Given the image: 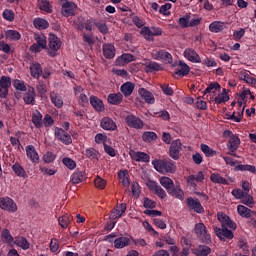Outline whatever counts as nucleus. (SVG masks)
I'll list each match as a JSON object with an SVG mask.
<instances>
[{
	"mask_svg": "<svg viewBox=\"0 0 256 256\" xmlns=\"http://www.w3.org/2000/svg\"><path fill=\"white\" fill-rule=\"evenodd\" d=\"M152 165L158 173H175V162L169 160H153Z\"/></svg>",
	"mask_w": 256,
	"mask_h": 256,
	"instance_id": "f257e3e1",
	"label": "nucleus"
},
{
	"mask_svg": "<svg viewBox=\"0 0 256 256\" xmlns=\"http://www.w3.org/2000/svg\"><path fill=\"white\" fill-rule=\"evenodd\" d=\"M36 43L30 46L31 53H41L43 49H47V37L44 34H35Z\"/></svg>",
	"mask_w": 256,
	"mask_h": 256,
	"instance_id": "f03ea898",
	"label": "nucleus"
},
{
	"mask_svg": "<svg viewBox=\"0 0 256 256\" xmlns=\"http://www.w3.org/2000/svg\"><path fill=\"white\" fill-rule=\"evenodd\" d=\"M194 233L203 243L211 241V234H209V230H207V226L204 223H197L194 227Z\"/></svg>",
	"mask_w": 256,
	"mask_h": 256,
	"instance_id": "7ed1b4c3",
	"label": "nucleus"
},
{
	"mask_svg": "<svg viewBox=\"0 0 256 256\" xmlns=\"http://www.w3.org/2000/svg\"><path fill=\"white\" fill-rule=\"evenodd\" d=\"M151 57L156 61H163V63H173V56L165 50L154 49L151 52Z\"/></svg>",
	"mask_w": 256,
	"mask_h": 256,
	"instance_id": "20e7f679",
	"label": "nucleus"
},
{
	"mask_svg": "<svg viewBox=\"0 0 256 256\" xmlns=\"http://www.w3.org/2000/svg\"><path fill=\"white\" fill-rule=\"evenodd\" d=\"M125 123L132 129H143V127H145L143 120L133 114H129L125 117Z\"/></svg>",
	"mask_w": 256,
	"mask_h": 256,
	"instance_id": "39448f33",
	"label": "nucleus"
},
{
	"mask_svg": "<svg viewBox=\"0 0 256 256\" xmlns=\"http://www.w3.org/2000/svg\"><path fill=\"white\" fill-rule=\"evenodd\" d=\"M0 208H2L3 211L15 213L17 211V204L9 197H2L0 198Z\"/></svg>",
	"mask_w": 256,
	"mask_h": 256,
	"instance_id": "423d86ee",
	"label": "nucleus"
},
{
	"mask_svg": "<svg viewBox=\"0 0 256 256\" xmlns=\"http://www.w3.org/2000/svg\"><path fill=\"white\" fill-rule=\"evenodd\" d=\"M217 217H218V221L222 225V229H232L233 231L237 229V224L233 222L231 218H229V216H227L226 214L219 212L217 214Z\"/></svg>",
	"mask_w": 256,
	"mask_h": 256,
	"instance_id": "0eeeda50",
	"label": "nucleus"
},
{
	"mask_svg": "<svg viewBox=\"0 0 256 256\" xmlns=\"http://www.w3.org/2000/svg\"><path fill=\"white\" fill-rule=\"evenodd\" d=\"M146 185L148 189L152 193L160 197V199H165V197H167V193L165 192V190H163V188H161V186L157 182L148 180Z\"/></svg>",
	"mask_w": 256,
	"mask_h": 256,
	"instance_id": "6e6552de",
	"label": "nucleus"
},
{
	"mask_svg": "<svg viewBox=\"0 0 256 256\" xmlns=\"http://www.w3.org/2000/svg\"><path fill=\"white\" fill-rule=\"evenodd\" d=\"M129 155L133 161L138 163H149L151 161V156L145 152L130 150Z\"/></svg>",
	"mask_w": 256,
	"mask_h": 256,
	"instance_id": "1a4fd4ad",
	"label": "nucleus"
},
{
	"mask_svg": "<svg viewBox=\"0 0 256 256\" xmlns=\"http://www.w3.org/2000/svg\"><path fill=\"white\" fill-rule=\"evenodd\" d=\"M9 87H11V78L7 76H2L0 78V97L5 99L9 94Z\"/></svg>",
	"mask_w": 256,
	"mask_h": 256,
	"instance_id": "9d476101",
	"label": "nucleus"
},
{
	"mask_svg": "<svg viewBox=\"0 0 256 256\" xmlns=\"http://www.w3.org/2000/svg\"><path fill=\"white\" fill-rule=\"evenodd\" d=\"M54 134H55V137L57 138V140L61 141L65 145H71V143H73L71 136L68 135V133L61 128H55Z\"/></svg>",
	"mask_w": 256,
	"mask_h": 256,
	"instance_id": "9b49d317",
	"label": "nucleus"
},
{
	"mask_svg": "<svg viewBox=\"0 0 256 256\" xmlns=\"http://www.w3.org/2000/svg\"><path fill=\"white\" fill-rule=\"evenodd\" d=\"M125 211H127V205L124 203L118 204L114 209L111 210L109 218L111 221H115V219H121V216L125 215Z\"/></svg>",
	"mask_w": 256,
	"mask_h": 256,
	"instance_id": "f8f14e48",
	"label": "nucleus"
},
{
	"mask_svg": "<svg viewBox=\"0 0 256 256\" xmlns=\"http://www.w3.org/2000/svg\"><path fill=\"white\" fill-rule=\"evenodd\" d=\"M183 55L190 63H201V56H199V53L193 48H186Z\"/></svg>",
	"mask_w": 256,
	"mask_h": 256,
	"instance_id": "ddd939ff",
	"label": "nucleus"
},
{
	"mask_svg": "<svg viewBox=\"0 0 256 256\" xmlns=\"http://www.w3.org/2000/svg\"><path fill=\"white\" fill-rule=\"evenodd\" d=\"M182 144L181 140H174L170 145V157L177 161L179 159V153H181Z\"/></svg>",
	"mask_w": 256,
	"mask_h": 256,
	"instance_id": "4468645a",
	"label": "nucleus"
},
{
	"mask_svg": "<svg viewBox=\"0 0 256 256\" xmlns=\"http://www.w3.org/2000/svg\"><path fill=\"white\" fill-rule=\"evenodd\" d=\"M48 45L50 49L49 53L53 57L55 55L54 51H59L61 49V40L57 36L51 34Z\"/></svg>",
	"mask_w": 256,
	"mask_h": 256,
	"instance_id": "2eb2a0df",
	"label": "nucleus"
},
{
	"mask_svg": "<svg viewBox=\"0 0 256 256\" xmlns=\"http://www.w3.org/2000/svg\"><path fill=\"white\" fill-rule=\"evenodd\" d=\"M77 11V5L73 2H65L62 5V15L63 17H71L72 15H75V12Z\"/></svg>",
	"mask_w": 256,
	"mask_h": 256,
	"instance_id": "dca6fc26",
	"label": "nucleus"
},
{
	"mask_svg": "<svg viewBox=\"0 0 256 256\" xmlns=\"http://www.w3.org/2000/svg\"><path fill=\"white\" fill-rule=\"evenodd\" d=\"M238 78L240 81H244L248 85H251V87H256V78L251 76L247 70H241L238 72Z\"/></svg>",
	"mask_w": 256,
	"mask_h": 256,
	"instance_id": "f3484780",
	"label": "nucleus"
},
{
	"mask_svg": "<svg viewBox=\"0 0 256 256\" xmlns=\"http://www.w3.org/2000/svg\"><path fill=\"white\" fill-rule=\"evenodd\" d=\"M135 59L137 58L134 55L130 53H124L116 59L115 65H117L118 67H123L128 63L135 61Z\"/></svg>",
	"mask_w": 256,
	"mask_h": 256,
	"instance_id": "a211bd4d",
	"label": "nucleus"
},
{
	"mask_svg": "<svg viewBox=\"0 0 256 256\" xmlns=\"http://www.w3.org/2000/svg\"><path fill=\"white\" fill-rule=\"evenodd\" d=\"M205 181V174L203 171H199L196 175H190L187 177L188 185L191 187H197L198 183H203Z\"/></svg>",
	"mask_w": 256,
	"mask_h": 256,
	"instance_id": "6ab92c4d",
	"label": "nucleus"
},
{
	"mask_svg": "<svg viewBox=\"0 0 256 256\" xmlns=\"http://www.w3.org/2000/svg\"><path fill=\"white\" fill-rule=\"evenodd\" d=\"M100 127H102L104 131H117V123L109 117L102 118Z\"/></svg>",
	"mask_w": 256,
	"mask_h": 256,
	"instance_id": "aec40b11",
	"label": "nucleus"
},
{
	"mask_svg": "<svg viewBox=\"0 0 256 256\" xmlns=\"http://www.w3.org/2000/svg\"><path fill=\"white\" fill-rule=\"evenodd\" d=\"M25 150H26V156L31 161V163H34L35 165H37V163H39V153H37L35 146L28 145L26 146Z\"/></svg>",
	"mask_w": 256,
	"mask_h": 256,
	"instance_id": "412c9836",
	"label": "nucleus"
},
{
	"mask_svg": "<svg viewBox=\"0 0 256 256\" xmlns=\"http://www.w3.org/2000/svg\"><path fill=\"white\" fill-rule=\"evenodd\" d=\"M187 205L190 209H192V211H195V213L205 212V209L203 208V205H201V202H199V199L188 198Z\"/></svg>",
	"mask_w": 256,
	"mask_h": 256,
	"instance_id": "4be33fe9",
	"label": "nucleus"
},
{
	"mask_svg": "<svg viewBox=\"0 0 256 256\" xmlns=\"http://www.w3.org/2000/svg\"><path fill=\"white\" fill-rule=\"evenodd\" d=\"M142 65L145 67V71L147 73H151L153 71H163V66L161 64L151 60H145Z\"/></svg>",
	"mask_w": 256,
	"mask_h": 256,
	"instance_id": "5701e85b",
	"label": "nucleus"
},
{
	"mask_svg": "<svg viewBox=\"0 0 256 256\" xmlns=\"http://www.w3.org/2000/svg\"><path fill=\"white\" fill-rule=\"evenodd\" d=\"M214 232L221 241H225V239H233L234 237L233 232L228 228H215Z\"/></svg>",
	"mask_w": 256,
	"mask_h": 256,
	"instance_id": "b1692460",
	"label": "nucleus"
},
{
	"mask_svg": "<svg viewBox=\"0 0 256 256\" xmlns=\"http://www.w3.org/2000/svg\"><path fill=\"white\" fill-rule=\"evenodd\" d=\"M190 71H191V67H189V65H187V63L180 61L178 70L174 73V77L175 78L185 77V76L189 75Z\"/></svg>",
	"mask_w": 256,
	"mask_h": 256,
	"instance_id": "393cba45",
	"label": "nucleus"
},
{
	"mask_svg": "<svg viewBox=\"0 0 256 256\" xmlns=\"http://www.w3.org/2000/svg\"><path fill=\"white\" fill-rule=\"evenodd\" d=\"M214 103L216 105H221V103H227L229 101V90L223 88L222 92H220L218 95L212 97Z\"/></svg>",
	"mask_w": 256,
	"mask_h": 256,
	"instance_id": "a878e982",
	"label": "nucleus"
},
{
	"mask_svg": "<svg viewBox=\"0 0 256 256\" xmlns=\"http://www.w3.org/2000/svg\"><path fill=\"white\" fill-rule=\"evenodd\" d=\"M35 88L29 86L27 92L24 94L23 99L26 105H33L35 103Z\"/></svg>",
	"mask_w": 256,
	"mask_h": 256,
	"instance_id": "bb28decb",
	"label": "nucleus"
},
{
	"mask_svg": "<svg viewBox=\"0 0 256 256\" xmlns=\"http://www.w3.org/2000/svg\"><path fill=\"white\" fill-rule=\"evenodd\" d=\"M138 93L140 97H142V99H144V101H146L149 105H153V103H155V97L151 92L145 90V88H140Z\"/></svg>",
	"mask_w": 256,
	"mask_h": 256,
	"instance_id": "cd10ccee",
	"label": "nucleus"
},
{
	"mask_svg": "<svg viewBox=\"0 0 256 256\" xmlns=\"http://www.w3.org/2000/svg\"><path fill=\"white\" fill-rule=\"evenodd\" d=\"M224 29H227L225 22L214 21L209 25V31H211V33H221Z\"/></svg>",
	"mask_w": 256,
	"mask_h": 256,
	"instance_id": "c85d7f7f",
	"label": "nucleus"
},
{
	"mask_svg": "<svg viewBox=\"0 0 256 256\" xmlns=\"http://www.w3.org/2000/svg\"><path fill=\"white\" fill-rule=\"evenodd\" d=\"M244 111L245 106L239 107V110L237 112H233V114L228 115L227 119L234 121V123H241V121H243Z\"/></svg>",
	"mask_w": 256,
	"mask_h": 256,
	"instance_id": "c756f323",
	"label": "nucleus"
},
{
	"mask_svg": "<svg viewBox=\"0 0 256 256\" xmlns=\"http://www.w3.org/2000/svg\"><path fill=\"white\" fill-rule=\"evenodd\" d=\"M90 104L92 105L95 111L101 113V111H105V106L103 105V101L99 99L97 96L90 97Z\"/></svg>",
	"mask_w": 256,
	"mask_h": 256,
	"instance_id": "7c9ffc66",
	"label": "nucleus"
},
{
	"mask_svg": "<svg viewBox=\"0 0 256 256\" xmlns=\"http://www.w3.org/2000/svg\"><path fill=\"white\" fill-rule=\"evenodd\" d=\"M12 171L15 173L17 177H20L22 179H27V171H25V168L19 164V162H16L12 166Z\"/></svg>",
	"mask_w": 256,
	"mask_h": 256,
	"instance_id": "2f4dec72",
	"label": "nucleus"
},
{
	"mask_svg": "<svg viewBox=\"0 0 256 256\" xmlns=\"http://www.w3.org/2000/svg\"><path fill=\"white\" fill-rule=\"evenodd\" d=\"M237 212L240 215V217H243L244 219H249L253 217V215H255V212H253V210L245 207L244 205H238Z\"/></svg>",
	"mask_w": 256,
	"mask_h": 256,
	"instance_id": "473e14b6",
	"label": "nucleus"
},
{
	"mask_svg": "<svg viewBox=\"0 0 256 256\" xmlns=\"http://www.w3.org/2000/svg\"><path fill=\"white\" fill-rule=\"evenodd\" d=\"M239 145H241V140L239 139V137L232 136L229 139L228 149H229V151H231L230 155H233V153H235L237 151V149H239Z\"/></svg>",
	"mask_w": 256,
	"mask_h": 256,
	"instance_id": "72a5a7b5",
	"label": "nucleus"
},
{
	"mask_svg": "<svg viewBox=\"0 0 256 256\" xmlns=\"http://www.w3.org/2000/svg\"><path fill=\"white\" fill-rule=\"evenodd\" d=\"M1 239L3 243H7L8 245H11V247H15V239H13V236L8 229H4L1 232Z\"/></svg>",
	"mask_w": 256,
	"mask_h": 256,
	"instance_id": "f704fd0d",
	"label": "nucleus"
},
{
	"mask_svg": "<svg viewBox=\"0 0 256 256\" xmlns=\"http://www.w3.org/2000/svg\"><path fill=\"white\" fill-rule=\"evenodd\" d=\"M249 95H251V90L244 87L239 95L240 100L237 101L238 107H245V105H247V97H249Z\"/></svg>",
	"mask_w": 256,
	"mask_h": 256,
	"instance_id": "c9c22d12",
	"label": "nucleus"
},
{
	"mask_svg": "<svg viewBox=\"0 0 256 256\" xmlns=\"http://www.w3.org/2000/svg\"><path fill=\"white\" fill-rule=\"evenodd\" d=\"M102 49L106 59H113V57H115V46H113V44H104Z\"/></svg>",
	"mask_w": 256,
	"mask_h": 256,
	"instance_id": "e433bc0d",
	"label": "nucleus"
},
{
	"mask_svg": "<svg viewBox=\"0 0 256 256\" xmlns=\"http://www.w3.org/2000/svg\"><path fill=\"white\" fill-rule=\"evenodd\" d=\"M210 181L212 183H216L218 185H229V182L227 179H225L221 174L219 173H211L210 175Z\"/></svg>",
	"mask_w": 256,
	"mask_h": 256,
	"instance_id": "4c0bfd02",
	"label": "nucleus"
},
{
	"mask_svg": "<svg viewBox=\"0 0 256 256\" xmlns=\"http://www.w3.org/2000/svg\"><path fill=\"white\" fill-rule=\"evenodd\" d=\"M71 221H73V217L70 214H64L58 219V223L62 229H67L71 225Z\"/></svg>",
	"mask_w": 256,
	"mask_h": 256,
	"instance_id": "58836bf2",
	"label": "nucleus"
},
{
	"mask_svg": "<svg viewBox=\"0 0 256 256\" xmlns=\"http://www.w3.org/2000/svg\"><path fill=\"white\" fill-rule=\"evenodd\" d=\"M32 123L37 127V129H41V127H43V115H41V112H33Z\"/></svg>",
	"mask_w": 256,
	"mask_h": 256,
	"instance_id": "ea45409f",
	"label": "nucleus"
},
{
	"mask_svg": "<svg viewBox=\"0 0 256 256\" xmlns=\"http://www.w3.org/2000/svg\"><path fill=\"white\" fill-rule=\"evenodd\" d=\"M50 99L51 103H53V105L57 107V109H61V107H63V98L61 97V95L52 92L50 93Z\"/></svg>",
	"mask_w": 256,
	"mask_h": 256,
	"instance_id": "a19ab883",
	"label": "nucleus"
},
{
	"mask_svg": "<svg viewBox=\"0 0 256 256\" xmlns=\"http://www.w3.org/2000/svg\"><path fill=\"white\" fill-rule=\"evenodd\" d=\"M33 25L36 29H39V31H43V29L49 28V22L43 18L34 19Z\"/></svg>",
	"mask_w": 256,
	"mask_h": 256,
	"instance_id": "79ce46f5",
	"label": "nucleus"
},
{
	"mask_svg": "<svg viewBox=\"0 0 256 256\" xmlns=\"http://www.w3.org/2000/svg\"><path fill=\"white\" fill-rule=\"evenodd\" d=\"M71 181L74 185H78V183H83L85 181V172L76 171L72 174Z\"/></svg>",
	"mask_w": 256,
	"mask_h": 256,
	"instance_id": "37998d69",
	"label": "nucleus"
},
{
	"mask_svg": "<svg viewBox=\"0 0 256 256\" xmlns=\"http://www.w3.org/2000/svg\"><path fill=\"white\" fill-rule=\"evenodd\" d=\"M14 245L20 247L24 251H27V249L30 247L29 241H27L25 237H16L14 240Z\"/></svg>",
	"mask_w": 256,
	"mask_h": 256,
	"instance_id": "c03bdc74",
	"label": "nucleus"
},
{
	"mask_svg": "<svg viewBox=\"0 0 256 256\" xmlns=\"http://www.w3.org/2000/svg\"><path fill=\"white\" fill-rule=\"evenodd\" d=\"M160 185H162V187H164V189H166V191L168 192L170 189H173L175 183L171 178L163 176L160 178Z\"/></svg>",
	"mask_w": 256,
	"mask_h": 256,
	"instance_id": "a18cd8bd",
	"label": "nucleus"
},
{
	"mask_svg": "<svg viewBox=\"0 0 256 256\" xmlns=\"http://www.w3.org/2000/svg\"><path fill=\"white\" fill-rule=\"evenodd\" d=\"M194 255L196 256H207L211 253V248L205 245L198 246L193 250Z\"/></svg>",
	"mask_w": 256,
	"mask_h": 256,
	"instance_id": "49530a36",
	"label": "nucleus"
},
{
	"mask_svg": "<svg viewBox=\"0 0 256 256\" xmlns=\"http://www.w3.org/2000/svg\"><path fill=\"white\" fill-rule=\"evenodd\" d=\"M129 243H131L129 238H127V237H120V238H117L114 241V247L116 249H123V247H127V245H129Z\"/></svg>",
	"mask_w": 256,
	"mask_h": 256,
	"instance_id": "de8ad7c7",
	"label": "nucleus"
},
{
	"mask_svg": "<svg viewBox=\"0 0 256 256\" xmlns=\"http://www.w3.org/2000/svg\"><path fill=\"white\" fill-rule=\"evenodd\" d=\"M30 73L32 77L35 79H39L41 73H43V70L41 69V64L34 63L30 66Z\"/></svg>",
	"mask_w": 256,
	"mask_h": 256,
	"instance_id": "09e8293b",
	"label": "nucleus"
},
{
	"mask_svg": "<svg viewBox=\"0 0 256 256\" xmlns=\"http://www.w3.org/2000/svg\"><path fill=\"white\" fill-rule=\"evenodd\" d=\"M133 89H135V85L131 82H126L121 86V92L125 97H129L133 93Z\"/></svg>",
	"mask_w": 256,
	"mask_h": 256,
	"instance_id": "8fccbe9b",
	"label": "nucleus"
},
{
	"mask_svg": "<svg viewBox=\"0 0 256 256\" xmlns=\"http://www.w3.org/2000/svg\"><path fill=\"white\" fill-rule=\"evenodd\" d=\"M118 177L120 179V183H122V185L124 187H129L130 182H129V172H127V170H122L118 173Z\"/></svg>",
	"mask_w": 256,
	"mask_h": 256,
	"instance_id": "3c124183",
	"label": "nucleus"
},
{
	"mask_svg": "<svg viewBox=\"0 0 256 256\" xmlns=\"http://www.w3.org/2000/svg\"><path fill=\"white\" fill-rule=\"evenodd\" d=\"M123 101V95L121 93L118 94H109L108 103L111 105H119Z\"/></svg>",
	"mask_w": 256,
	"mask_h": 256,
	"instance_id": "603ef678",
	"label": "nucleus"
},
{
	"mask_svg": "<svg viewBox=\"0 0 256 256\" xmlns=\"http://www.w3.org/2000/svg\"><path fill=\"white\" fill-rule=\"evenodd\" d=\"M167 193H169V195H171L172 197H175L176 199H183V197H184L183 190H181V188L175 187V186L170 188Z\"/></svg>",
	"mask_w": 256,
	"mask_h": 256,
	"instance_id": "864d4df0",
	"label": "nucleus"
},
{
	"mask_svg": "<svg viewBox=\"0 0 256 256\" xmlns=\"http://www.w3.org/2000/svg\"><path fill=\"white\" fill-rule=\"evenodd\" d=\"M142 140L144 143H151L152 141H157V133L155 132H144L142 134Z\"/></svg>",
	"mask_w": 256,
	"mask_h": 256,
	"instance_id": "5fc2aeb1",
	"label": "nucleus"
},
{
	"mask_svg": "<svg viewBox=\"0 0 256 256\" xmlns=\"http://www.w3.org/2000/svg\"><path fill=\"white\" fill-rule=\"evenodd\" d=\"M38 7L41 11H45V13H51L53 11L51 4L47 0H39Z\"/></svg>",
	"mask_w": 256,
	"mask_h": 256,
	"instance_id": "6e6d98bb",
	"label": "nucleus"
},
{
	"mask_svg": "<svg viewBox=\"0 0 256 256\" xmlns=\"http://www.w3.org/2000/svg\"><path fill=\"white\" fill-rule=\"evenodd\" d=\"M241 203H243V205H246V207H253L255 205V200L253 199V196H251L249 193H245L241 199Z\"/></svg>",
	"mask_w": 256,
	"mask_h": 256,
	"instance_id": "4d7b16f0",
	"label": "nucleus"
},
{
	"mask_svg": "<svg viewBox=\"0 0 256 256\" xmlns=\"http://www.w3.org/2000/svg\"><path fill=\"white\" fill-rule=\"evenodd\" d=\"M6 38L10 41H19L21 34L17 30H8L6 31Z\"/></svg>",
	"mask_w": 256,
	"mask_h": 256,
	"instance_id": "13d9d810",
	"label": "nucleus"
},
{
	"mask_svg": "<svg viewBox=\"0 0 256 256\" xmlns=\"http://www.w3.org/2000/svg\"><path fill=\"white\" fill-rule=\"evenodd\" d=\"M201 151L206 155V157H214V155H217V151L211 149L207 144L201 145Z\"/></svg>",
	"mask_w": 256,
	"mask_h": 256,
	"instance_id": "bf43d9fd",
	"label": "nucleus"
},
{
	"mask_svg": "<svg viewBox=\"0 0 256 256\" xmlns=\"http://www.w3.org/2000/svg\"><path fill=\"white\" fill-rule=\"evenodd\" d=\"M236 171H249V173H256V168L253 165L241 164V165L236 166Z\"/></svg>",
	"mask_w": 256,
	"mask_h": 256,
	"instance_id": "052dcab7",
	"label": "nucleus"
},
{
	"mask_svg": "<svg viewBox=\"0 0 256 256\" xmlns=\"http://www.w3.org/2000/svg\"><path fill=\"white\" fill-rule=\"evenodd\" d=\"M217 91H221V85H219V83L214 82L211 83L206 89H205V93H217Z\"/></svg>",
	"mask_w": 256,
	"mask_h": 256,
	"instance_id": "680f3d73",
	"label": "nucleus"
},
{
	"mask_svg": "<svg viewBox=\"0 0 256 256\" xmlns=\"http://www.w3.org/2000/svg\"><path fill=\"white\" fill-rule=\"evenodd\" d=\"M189 19H191V15H189V14H186L183 17L179 18L178 23H179L180 27H182L183 29H187V27H190Z\"/></svg>",
	"mask_w": 256,
	"mask_h": 256,
	"instance_id": "e2e57ef3",
	"label": "nucleus"
},
{
	"mask_svg": "<svg viewBox=\"0 0 256 256\" xmlns=\"http://www.w3.org/2000/svg\"><path fill=\"white\" fill-rule=\"evenodd\" d=\"M141 35H143V37L146 38L147 41H153V34H152V31H151V28L143 27L141 29Z\"/></svg>",
	"mask_w": 256,
	"mask_h": 256,
	"instance_id": "0e129e2a",
	"label": "nucleus"
},
{
	"mask_svg": "<svg viewBox=\"0 0 256 256\" xmlns=\"http://www.w3.org/2000/svg\"><path fill=\"white\" fill-rule=\"evenodd\" d=\"M143 207H145V209H155V207H157V202L149 199V198H143Z\"/></svg>",
	"mask_w": 256,
	"mask_h": 256,
	"instance_id": "69168bd1",
	"label": "nucleus"
},
{
	"mask_svg": "<svg viewBox=\"0 0 256 256\" xmlns=\"http://www.w3.org/2000/svg\"><path fill=\"white\" fill-rule=\"evenodd\" d=\"M94 185L96 189H105L106 185H107V181H105V179L101 178V177H97L94 180Z\"/></svg>",
	"mask_w": 256,
	"mask_h": 256,
	"instance_id": "338daca9",
	"label": "nucleus"
},
{
	"mask_svg": "<svg viewBox=\"0 0 256 256\" xmlns=\"http://www.w3.org/2000/svg\"><path fill=\"white\" fill-rule=\"evenodd\" d=\"M62 163L70 170H73L75 167H77V163H75V161H73L71 158H64Z\"/></svg>",
	"mask_w": 256,
	"mask_h": 256,
	"instance_id": "774afa93",
	"label": "nucleus"
}]
</instances>
